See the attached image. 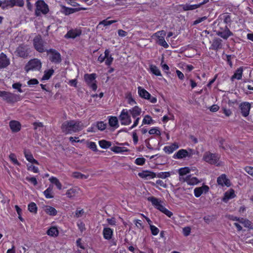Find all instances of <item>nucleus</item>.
<instances>
[{
	"label": "nucleus",
	"instance_id": "aec40b11",
	"mask_svg": "<svg viewBox=\"0 0 253 253\" xmlns=\"http://www.w3.org/2000/svg\"><path fill=\"white\" fill-rule=\"evenodd\" d=\"M180 180L186 182L189 185H196L200 182V181L196 177L192 176L191 175H187Z\"/></svg>",
	"mask_w": 253,
	"mask_h": 253
},
{
	"label": "nucleus",
	"instance_id": "c756f323",
	"mask_svg": "<svg viewBox=\"0 0 253 253\" xmlns=\"http://www.w3.org/2000/svg\"><path fill=\"white\" fill-rule=\"evenodd\" d=\"M137 89L138 94L139 97L141 98L146 100L147 98H149V97L150 96V93L141 86H138Z\"/></svg>",
	"mask_w": 253,
	"mask_h": 253
},
{
	"label": "nucleus",
	"instance_id": "4468645a",
	"mask_svg": "<svg viewBox=\"0 0 253 253\" xmlns=\"http://www.w3.org/2000/svg\"><path fill=\"white\" fill-rule=\"evenodd\" d=\"M203 159L204 161L210 164L215 165L219 161V157L218 154L206 152L205 153Z\"/></svg>",
	"mask_w": 253,
	"mask_h": 253
},
{
	"label": "nucleus",
	"instance_id": "6e6552de",
	"mask_svg": "<svg viewBox=\"0 0 253 253\" xmlns=\"http://www.w3.org/2000/svg\"><path fill=\"white\" fill-rule=\"evenodd\" d=\"M30 52L29 46L27 44L21 43L16 48L15 53L17 56L25 59L29 56Z\"/></svg>",
	"mask_w": 253,
	"mask_h": 253
},
{
	"label": "nucleus",
	"instance_id": "8fccbe9b",
	"mask_svg": "<svg viewBox=\"0 0 253 253\" xmlns=\"http://www.w3.org/2000/svg\"><path fill=\"white\" fill-rule=\"evenodd\" d=\"M240 223H242L244 225V226L246 227H248L250 229L253 228L252 222L248 219H244L243 218H241V221H240Z\"/></svg>",
	"mask_w": 253,
	"mask_h": 253
},
{
	"label": "nucleus",
	"instance_id": "f257e3e1",
	"mask_svg": "<svg viewBox=\"0 0 253 253\" xmlns=\"http://www.w3.org/2000/svg\"><path fill=\"white\" fill-rule=\"evenodd\" d=\"M84 126L81 121L70 120L64 122L61 125L62 132L65 134L79 132L83 129Z\"/></svg>",
	"mask_w": 253,
	"mask_h": 253
},
{
	"label": "nucleus",
	"instance_id": "1a4fd4ad",
	"mask_svg": "<svg viewBox=\"0 0 253 253\" xmlns=\"http://www.w3.org/2000/svg\"><path fill=\"white\" fill-rule=\"evenodd\" d=\"M166 36V31L164 30H161L154 33L152 37H155L157 39L156 42L159 45L164 47L165 48H168L169 47V45L165 40V37Z\"/></svg>",
	"mask_w": 253,
	"mask_h": 253
},
{
	"label": "nucleus",
	"instance_id": "bb28decb",
	"mask_svg": "<svg viewBox=\"0 0 253 253\" xmlns=\"http://www.w3.org/2000/svg\"><path fill=\"white\" fill-rule=\"evenodd\" d=\"M179 148L178 144L176 142L172 143L170 145L166 146L164 147V151L168 154L172 153L175 150Z\"/></svg>",
	"mask_w": 253,
	"mask_h": 253
},
{
	"label": "nucleus",
	"instance_id": "603ef678",
	"mask_svg": "<svg viewBox=\"0 0 253 253\" xmlns=\"http://www.w3.org/2000/svg\"><path fill=\"white\" fill-rule=\"evenodd\" d=\"M190 172V169L189 167H184L180 168L178 170L179 175L183 176Z\"/></svg>",
	"mask_w": 253,
	"mask_h": 253
},
{
	"label": "nucleus",
	"instance_id": "052dcab7",
	"mask_svg": "<svg viewBox=\"0 0 253 253\" xmlns=\"http://www.w3.org/2000/svg\"><path fill=\"white\" fill-rule=\"evenodd\" d=\"M27 169L29 171H33L34 173H39V168L35 166L32 165H27Z\"/></svg>",
	"mask_w": 253,
	"mask_h": 253
},
{
	"label": "nucleus",
	"instance_id": "338daca9",
	"mask_svg": "<svg viewBox=\"0 0 253 253\" xmlns=\"http://www.w3.org/2000/svg\"><path fill=\"white\" fill-rule=\"evenodd\" d=\"M163 62L164 59L163 58L161 63V67L162 68L163 70L167 74H168L169 73V68L167 64H163Z\"/></svg>",
	"mask_w": 253,
	"mask_h": 253
},
{
	"label": "nucleus",
	"instance_id": "a878e982",
	"mask_svg": "<svg viewBox=\"0 0 253 253\" xmlns=\"http://www.w3.org/2000/svg\"><path fill=\"white\" fill-rule=\"evenodd\" d=\"M222 48V40L219 38H216L212 41L210 49L217 51Z\"/></svg>",
	"mask_w": 253,
	"mask_h": 253
},
{
	"label": "nucleus",
	"instance_id": "473e14b6",
	"mask_svg": "<svg viewBox=\"0 0 253 253\" xmlns=\"http://www.w3.org/2000/svg\"><path fill=\"white\" fill-rule=\"evenodd\" d=\"M108 123L111 127H114L116 128L119 126L118 124V120L117 117L115 116H109L108 117Z\"/></svg>",
	"mask_w": 253,
	"mask_h": 253
},
{
	"label": "nucleus",
	"instance_id": "9d476101",
	"mask_svg": "<svg viewBox=\"0 0 253 253\" xmlns=\"http://www.w3.org/2000/svg\"><path fill=\"white\" fill-rule=\"evenodd\" d=\"M33 45L34 48L40 53L46 52L47 49L44 47V42L41 36L38 35L33 39Z\"/></svg>",
	"mask_w": 253,
	"mask_h": 253
},
{
	"label": "nucleus",
	"instance_id": "f3484780",
	"mask_svg": "<svg viewBox=\"0 0 253 253\" xmlns=\"http://www.w3.org/2000/svg\"><path fill=\"white\" fill-rule=\"evenodd\" d=\"M209 1V0H204L203 1H202L201 2H200L198 4H190L188 3H186L185 4L181 5V6L184 11L191 10H194V9H197V8L201 7V6H202V5H203L204 4L207 3Z\"/></svg>",
	"mask_w": 253,
	"mask_h": 253
},
{
	"label": "nucleus",
	"instance_id": "a18cd8bd",
	"mask_svg": "<svg viewBox=\"0 0 253 253\" xmlns=\"http://www.w3.org/2000/svg\"><path fill=\"white\" fill-rule=\"evenodd\" d=\"M95 126L97 129L103 131L106 129L107 124L104 123L103 121H98L96 123Z\"/></svg>",
	"mask_w": 253,
	"mask_h": 253
},
{
	"label": "nucleus",
	"instance_id": "69168bd1",
	"mask_svg": "<svg viewBox=\"0 0 253 253\" xmlns=\"http://www.w3.org/2000/svg\"><path fill=\"white\" fill-rule=\"evenodd\" d=\"M12 87L14 89H17L18 92L22 93L23 90L21 89L22 84L20 83H14L12 84Z\"/></svg>",
	"mask_w": 253,
	"mask_h": 253
},
{
	"label": "nucleus",
	"instance_id": "0e129e2a",
	"mask_svg": "<svg viewBox=\"0 0 253 253\" xmlns=\"http://www.w3.org/2000/svg\"><path fill=\"white\" fill-rule=\"evenodd\" d=\"M25 179L27 180L28 181L31 182L32 184H33L34 186H36L38 184V181L36 177H29L27 176L25 178Z\"/></svg>",
	"mask_w": 253,
	"mask_h": 253
},
{
	"label": "nucleus",
	"instance_id": "f8f14e48",
	"mask_svg": "<svg viewBox=\"0 0 253 253\" xmlns=\"http://www.w3.org/2000/svg\"><path fill=\"white\" fill-rule=\"evenodd\" d=\"M121 124L123 126H127L131 123V116L126 109H123L119 116Z\"/></svg>",
	"mask_w": 253,
	"mask_h": 253
},
{
	"label": "nucleus",
	"instance_id": "3c124183",
	"mask_svg": "<svg viewBox=\"0 0 253 253\" xmlns=\"http://www.w3.org/2000/svg\"><path fill=\"white\" fill-rule=\"evenodd\" d=\"M126 99H127V103L130 105H133L136 104V102L133 98L131 93H129L126 95Z\"/></svg>",
	"mask_w": 253,
	"mask_h": 253
},
{
	"label": "nucleus",
	"instance_id": "5fc2aeb1",
	"mask_svg": "<svg viewBox=\"0 0 253 253\" xmlns=\"http://www.w3.org/2000/svg\"><path fill=\"white\" fill-rule=\"evenodd\" d=\"M117 20H108V19L103 20V21L100 22L99 25H103L104 26H107L110 25L113 23L117 22Z\"/></svg>",
	"mask_w": 253,
	"mask_h": 253
},
{
	"label": "nucleus",
	"instance_id": "a211bd4d",
	"mask_svg": "<svg viewBox=\"0 0 253 253\" xmlns=\"http://www.w3.org/2000/svg\"><path fill=\"white\" fill-rule=\"evenodd\" d=\"M217 184L223 187L226 186L230 187L231 186L230 181L229 179L227 178L226 174H222L217 179Z\"/></svg>",
	"mask_w": 253,
	"mask_h": 253
},
{
	"label": "nucleus",
	"instance_id": "20e7f679",
	"mask_svg": "<svg viewBox=\"0 0 253 253\" xmlns=\"http://www.w3.org/2000/svg\"><path fill=\"white\" fill-rule=\"evenodd\" d=\"M217 29V35L223 39L227 40L229 37L233 35V33L229 30L228 25H224V23L218 22Z\"/></svg>",
	"mask_w": 253,
	"mask_h": 253
},
{
	"label": "nucleus",
	"instance_id": "39448f33",
	"mask_svg": "<svg viewBox=\"0 0 253 253\" xmlns=\"http://www.w3.org/2000/svg\"><path fill=\"white\" fill-rule=\"evenodd\" d=\"M96 74H85L84 76V79L86 85L93 91H95L97 89Z\"/></svg>",
	"mask_w": 253,
	"mask_h": 253
},
{
	"label": "nucleus",
	"instance_id": "4d7b16f0",
	"mask_svg": "<svg viewBox=\"0 0 253 253\" xmlns=\"http://www.w3.org/2000/svg\"><path fill=\"white\" fill-rule=\"evenodd\" d=\"M84 213V211L83 209H79L78 208L75 212L74 216L76 218H79L82 216Z\"/></svg>",
	"mask_w": 253,
	"mask_h": 253
},
{
	"label": "nucleus",
	"instance_id": "2eb2a0df",
	"mask_svg": "<svg viewBox=\"0 0 253 253\" xmlns=\"http://www.w3.org/2000/svg\"><path fill=\"white\" fill-rule=\"evenodd\" d=\"M239 108L241 110V113L243 117H246L249 116L251 108V105L249 102H242L239 105Z\"/></svg>",
	"mask_w": 253,
	"mask_h": 253
},
{
	"label": "nucleus",
	"instance_id": "e433bc0d",
	"mask_svg": "<svg viewBox=\"0 0 253 253\" xmlns=\"http://www.w3.org/2000/svg\"><path fill=\"white\" fill-rule=\"evenodd\" d=\"M54 72V70L51 68L48 70H46L44 72V74L42 78V80H48L52 76Z\"/></svg>",
	"mask_w": 253,
	"mask_h": 253
},
{
	"label": "nucleus",
	"instance_id": "de8ad7c7",
	"mask_svg": "<svg viewBox=\"0 0 253 253\" xmlns=\"http://www.w3.org/2000/svg\"><path fill=\"white\" fill-rule=\"evenodd\" d=\"M77 193V189L74 188H70L68 189L66 193L67 197L69 198H73L76 196Z\"/></svg>",
	"mask_w": 253,
	"mask_h": 253
},
{
	"label": "nucleus",
	"instance_id": "bf43d9fd",
	"mask_svg": "<svg viewBox=\"0 0 253 253\" xmlns=\"http://www.w3.org/2000/svg\"><path fill=\"white\" fill-rule=\"evenodd\" d=\"M150 228L153 235L156 236L158 234L159 229L156 226L153 225H150Z\"/></svg>",
	"mask_w": 253,
	"mask_h": 253
},
{
	"label": "nucleus",
	"instance_id": "680f3d73",
	"mask_svg": "<svg viewBox=\"0 0 253 253\" xmlns=\"http://www.w3.org/2000/svg\"><path fill=\"white\" fill-rule=\"evenodd\" d=\"M146 160L144 158H137L135 160V164L138 166H143L145 163Z\"/></svg>",
	"mask_w": 253,
	"mask_h": 253
},
{
	"label": "nucleus",
	"instance_id": "4c0bfd02",
	"mask_svg": "<svg viewBox=\"0 0 253 253\" xmlns=\"http://www.w3.org/2000/svg\"><path fill=\"white\" fill-rule=\"evenodd\" d=\"M154 123V121L152 119V118L149 115H146L143 118L140 127L144 125H150L153 124Z\"/></svg>",
	"mask_w": 253,
	"mask_h": 253
},
{
	"label": "nucleus",
	"instance_id": "ea45409f",
	"mask_svg": "<svg viewBox=\"0 0 253 253\" xmlns=\"http://www.w3.org/2000/svg\"><path fill=\"white\" fill-rule=\"evenodd\" d=\"M235 57V56L234 55L225 54L224 55V54H223L222 58L223 59L226 60L229 66L232 68L233 67V62L232 61V59H234Z\"/></svg>",
	"mask_w": 253,
	"mask_h": 253
},
{
	"label": "nucleus",
	"instance_id": "393cba45",
	"mask_svg": "<svg viewBox=\"0 0 253 253\" xmlns=\"http://www.w3.org/2000/svg\"><path fill=\"white\" fill-rule=\"evenodd\" d=\"M10 64V60L5 54L1 52L0 54V68H4Z\"/></svg>",
	"mask_w": 253,
	"mask_h": 253
},
{
	"label": "nucleus",
	"instance_id": "f704fd0d",
	"mask_svg": "<svg viewBox=\"0 0 253 253\" xmlns=\"http://www.w3.org/2000/svg\"><path fill=\"white\" fill-rule=\"evenodd\" d=\"M45 213L51 216H55L57 214V210L53 207L50 206H46L44 209Z\"/></svg>",
	"mask_w": 253,
	"mask_h": 253
},
{
	"label": "nucleus",
	"instance_id": "dca6fc26",
	"mask_svg": "<svg viewBox=\"0 0 253 253\" xmlns=\"http://www.w3.org/2000/svg\"><path fill=\"white\" fill-rule=\"evenodd\" d=\"M210 190V188L208 185L203 184L202 186L196 187L194 190V194L196 198L200 197L202 194L207 193Z\"/></svg>",
	"mask_w": 253,
	"mask_h": 253
},
{
	"label": "nucleus",
	"instance_id": "423d86ee",
	"mask_svg": "<svg viewBox=\"0 0 253 253\" xmlns=\"http://www.w3.org/2000/svg\"><path fill=\"white\" fill-rule=\"evenodd\" d=\"M42 68V62L37 58L30 60L26 64L24 70L26 73L30 71H39Z\"/></svg>",
	"mask_w": 253,
	"mask_h": 253
},
{
	"label": "nucleus",
	"instance_id": "4be33fe9",
	"mask_svg": "<svg viewBox=\"0 0 253 253\" xmlns=\"http://www.w3.org/2000/svg\"><path fill=\"white\" fill-rule=\"evenodd\" d=\"M9 126L12 132H17L21 129V124L18 121H10L9 123Z\"/></svg>",
	"mask_w": 253,
	"mask_h": 253
},
{
	"label": "nucleus",
	"instance_id": "cd10ccee",
	"mask_svg": "<svg viewBox=\"0 0 253 253\" xmlns=\"http://www.w3.org/2000/svg\"><path fill=\"white\" fill-rule=\"evenodd\" d=\"M103 238L107 240H110L113 236V230L110 227H105L103 230Z\"/></svg>",
	"mask_w": 253,
	"mask_h": 253
},
{
	"label": "nucleus",
	"instance_id": "79ce46f5",
	"mask_svg": "<svg viewBox=\"0 0 253 253\" xmlns=\"http://www.w3.org/2000/svg\"><path fill=\"white\" fill-rule=\"evenodd\" d=\"M150 70L151 72L156 76H162L160 70L156 65H151L150 66Z\"/></svg>",
	"mask_w": 253,
	"mask_h": 253
},
{
	"label": "nucleus",
	"instance_id": "2f4dec72",
	"mask_svg": "<svg viewBox=\"0 0 253 253\" xmlns=\"http://www.w3.org/2000/svg\"><path fill=\"white\" fill-rule=\"evenodd\" d=\"M64 11L63 13L66 15H68L69 14H72L73 13H75L76 12L79 11L81 10H85L86 8H83V7H80V8H71V7H67L66 6L63 7Z\"/></svg>",
	"mask_w": 253,
	"mask_h": 253
},
{
	"label": "nucleus",
	"instance_id": "7c9ffc66",
	"mask_svg": "<svg viewBox=\"0 0 253 253\" xmlns=\"http://www.w3.org/2000/svg\"><path fill=\"white\" fill-rule=\"evenodd\" d=\"M235 196L234 190L233 189H230L224 193L222 200L224 202H227L229 200L234 198Z\"/></svg>",
	"mask_w": 253,
	"mask_h": 253
},
{
	"label": "nucleus",
	"instance_id": "b1692460",
	"mask_svg": "<svg viewBox=\"0 0 253 253\" xmlns=\"http://www.w3.org/2000/svg\"><path fill=\"white\" fill-rule=\"evenodd\" d=\"M128 111L131 115L132 118H135L140 117L139 116L141 114L142 109L138 106L135 105L133 107L128 110Z\"/></svg>",
	"mask_w": 253,
	"mask_h": 253
},
{
	"label": "nucleus",
	"instance_id": "6e6d98bb",
	"mask_svg": "<svg viewBox=\"0 0 253 253\" xmlns=\"http://www.w3.org/2000/svg\"><path fill=\"white\" fill-rule=\"evenodd\" d=\"M108 54V49H106L104 51V56L102 54L98 57L97 60L99 63H102L105 60L106 57H107Z\"/></svg>",
	"mask_w": 253,
	"mask_h": 253
},
{
	"label": "nucleus",
	"instance_id": "a19ab883",
	"mask_svg": "<svg viewBox=\"0 0 253 253\" xmlns=\"http://www.w3.org/2000/svg\"><path fill=\"white\" fill-rule=\"evenodd\" d=\"M53 187L51 185H50L44 192L43 194L47 199H51L53 198V192H52Z\"/></svg>",
	"mask_w": 253,
	"mask_h": 253
},
{
	"label": "nucleus",
	"instance_id": "7ed1b4c3",
	"mask_svg": "<svg viewBox=\"0 0 253 253\" xmlns=\"http://www.w3.org/2000/svg\"><path fill=\"white\" fill-rule=\"evenodd\" d=\"M0 97L9 104H13L21 100L20 95L4 90H0Z\"/></svg>",
	"mask_w": 253,
	"mask_h": 253
},
{
	"label": "nucleus",
	"instance_id": "58836bf2",
	"mask_svg": "<svg viewBox=\"0 0 253 253\" xmlns=\"http://www.w3.org/2000/svg\"><path fill=\"white\" fill-rule=\"evenodd\" d=\"M49 181L51 183L55 184L58 189H62V184L57 178L56 177L52 176L49 178Z\"/></svg>",
	"mask_w": 253,
	"mask_h": 253
},
{
	"label": "nucleus",
	"instance_id": "72a5a7b5",
	"mask_svg": "<svg viewBox=\"0 0 253 253\" xmlns=\"http://www.w3.org/2000/svg\"><path fill=\"white\" fill-rule=\"evenodd\" d=\"M24 4L23 0H9L7 1L6 5L10 7H13L15 5L22 7Z\"/></svg>",
	"mask_w": 253,
	"mask_h": 253
},
{
	"label": "nucleus",
	"instance_id": "412c9836",
	"mask_svg": "<svg viewBox=\"0 0 253 253\" xmlns=\"http://www.w3.org/2000/svg\"><path fill=\"white\" fill-rule=\"evenodd\" d=\"M82 34V31L80 29H72L67 32L65 35L66 39H75L79 37Z\"/></svg>",
	"mask_w": 253,
	"mask_h": 253
},
{
	"label": "nucleus",
	"instance_id": "f03ea898",
	"mask_svg": "<svg viewBox=\"0 0 253 253\" xmlns=\"http://www.w3.org/2000/svg\"><path fill=\"white\" fill-rule=\"evenodd\" d=\"M147 199L148 201L151 202L152 205L155 209L160 211L169 217H171L173 215V213L162 204L163 202L160 199L154 196L149 197Z\"/></svg>",
	"mask_w": 253,
	"mask_h": 253
},
{
	"label": "nucleus",
	"instance_id": "13d9d810",
	"mask_svg": "<svg viewBox=\"0 0 253 253\" xmlns=\"http://www.w3.org/2000/svg\"><path fill=\"white\" fill-rule=\"evenodd\" d=\"M170 176L169 172H160L157 174V177L161 178L163 179L166 178Z\"/></svg>",
	"mask_w": 253,
	"mask_h": 253
},
{
	"label": "nucleus",
	"instance_id": "e2e57ef3",
	"mask_svg": "<svg viewBox=\"0 0 253 253\" xmlns=\"http://www.w3.org/2000/svg\"><path fill=\"white\" fill-rule=\"evenodd\" d=\"M77 224L78 229L81 232H83V231H84L85 230V224L83 221H79L77 222Z\"/></svg>",
	"mask_w": 253,
	"mask_h": 253
},
{
	"label": "nucleus",
	"instance_id": "09e8293b",
	"mask_svg": "<svg viewBox=\"0 0 253 253\" xmlns=\"http://www.w3.org/2000/svg\"><path fill=\"white\" fill-rule=\"evenodd\" d=\"M114 60V58L112 55L110 54V50L108 49V54L107 57L105 58V64L106 65L109 66H110Z\"/></svg>",
	"mask_w": 253,
	"mask_h": 253
},
{
	"label": "nucleus",
	"instance_id": "37998d69",
	"mask_svg": "<svg viewBox=\"0 0 253 253\" xmlns=\"http://www.w3.org/2000/svg\"><path fill=\"white\" fill-rule=\"evenodd\" d=\"M28 211L32 213H37L38 211V207L34 202H31L28 205Z\"/></svg>",
	"mask_w": 253,
	"mask_h": 253
},
{
	"label": "nucleus",
	"instance_id": "49530a36",
	"mask_svg": "<svg viewBox=\"0 0 253 253\" xmlns=\"http://www.w3.org/2000/svg\"><path fill=\"white\" fill-rule=\"evenodd\" d=\"M9 158L11 162L15 165L20 166L21 164L18 162L16 156L14 153H10L9 155Z\"/></svg>",
	"mask_w": 253,
	"mask_h": 253
},
{
	"label": "nucleus",
	"instance_id": "864d4df0",
	"mask_svg": "<svg viewBox=\"0 0 253 253\" xmlns=\"http://www.w3.org/2000/svg\"><path fill=\"white\" fill-rule=\"evenodd\" d=\"M149 133L150 134H156L158 136H160L161 134V131L158 127H152L149 130Z\"/></svg>",
	"mask_w": 253,
	"mask_h": 253
},
{
	"label": "nucleus",
	"instance_id": "5701e85b",
	"mask_svg": "<svg viewBox=\"0 0 253 253\" xmlns=\"http://www.w3.org/2000/svg\"><path fill=\"white\" fill-rule=\"evenodd\" d=\"M23 153L26 159L32 164H34L37 165H39V162L36 159H34L32 154L30 150L25 149L23 151Z\"/></svg>",
	"mask_w": 253,
	"mask_h": 253
},
{
	"label": "nucleus",
	"instance_id": "6ab92c4d",
	"mask_svg": "<svg viewBox=\"0 0 253 253\" xmlns=\"http://www.w3.org/2000/svg\"><path fill=\"white\" fill-rule=\"evenodd\" d=\"M219 22L224 23V25H230L232 22L231 16L230 13H224L219 15L218 17Z\"/></svg>",
	"mask_w": 253,
	"mask_h": 253
},
{
	"label": "nucleus",
	"instance_id": "c03bdc74",
	"mask_svg": "<svg viewBox=\"0 0 253 253\" xmlns=\"http://www.w3.org/2000/svg\"><path fill=\"white\" fill-rule=\"evenodd\" d=\"M99 146L103 149H107L109 148L112 144L110 141L106 140H101L99 141Z\"/></svg>",
	"mask_w": 253,
	"mask_h": 253
},
{
	"label": "nucleus",
	"instance_id": "c85d7f7f",
	"mask_svg": "<svg viewBox=\"0 0 253 253\" xmlns=\"http://www.w3.org/2000/svg\"><path fill=\"white\" fill-rule=\"evenodd\" d=\"M243 73V67H240L237 68L235 71L234 74L231 77V80L234 81L235 79L240 80L242 79Z\"/></svg>",
	"mask_w": 253,
	"mask_h": 253
},
{
	"label": "nucleus",
	"instance_id": "c9c22d12",
	"mask_svg": "<svg viewBox=\"0 0 253 253\" xmlns=\"http://www.w3.org/2000/svg\"><path fill=\"white\" fill-rule=\"evenodd\" d=\"M47 234L52 237H57L59 234V231L56 227L51 226L47 231Z\"/></svg>",
	"mask_w": 253,
	"mask_h": 253
},
{
	"label": "nucleus",
	"instance_id": "774afa93",
	"mask_svg": "<svg viewBox=\"0 0 253 253\" xmlns=\"http://www.w3.org/2000/svg\"><path fill=\"white\" fill-rule=\"evenodd\" d=\"M244 169L246 172L253 177V167L247 166Z\"/></svg>",
	"mask_w": 253,
	"mask_h": 253
},
{
	"label": "nucleus",
	"instance_id": "ddd939ff",
	"mask_svg": "<svg viewBox=\"0 0 253 253\" xmlns=\"http://www.w3.org/2000/svg\"><path fill=\"white\" fill-rule=\"evenodd\" d=\"M193 150L192 149H189L188 151L181 149L175 153L173 155L172 158L174 159H182L186 157L191 158L193 155Z\"/></svg>",
	"mask_w": 253,
	"mask_h": 253
},
{
	"label": "nucleus",
	"instance_id": "0eeeda50",
	"mask_svg": "<svg viewBox=\"0 0 253 253\" xmlns=\"http://www.w3.org/2000/svg\"><path fill=\"white\" fill-rule=\"evenodd\" d=\"M49 61L55 64H59L62 61L61 54L56 49L50 48L46 50Z\"/></svg>",
	"mask_w": 253,
	"mask_h": 253
},
{
	"label": "nucleus",
	"instance_id": "9b49d317",
	"mask_svg": "<svg viewBox=\"0 0 253 253\" xmlns=\"http://www.w3.org/2000/svg\"><path fill=\"white\" fill-rule=\"evenodd\" d=\"M36 6L35 14L37 16L41 15V13L46 14L49 11L48 5L43 0L37 1Z\"/></svg>",
	"mask_w": 253,
	"mask_h": 253
}]
</instances>
